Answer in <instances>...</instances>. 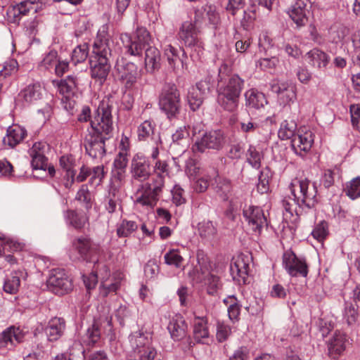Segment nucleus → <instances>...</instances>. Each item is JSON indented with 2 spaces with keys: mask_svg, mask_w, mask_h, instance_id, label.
Segmentation results:
<instances>
[{
  "mask_svg": "<svg viewBox=\"0 0 360 360\" xmlns=\"http://www.w3.org/2000/svg\"><path fill=\"white\" fill-rule=\"evenodd\" d=\"M165 54L167 56L169 66L171 68L174 70L176 68V61L180 60L177 54V50L171 44H168L165 48ZM181 60H182L181 59ZM181 63H183V61H181Z\"/></svg>",
  "mask_w": 360,
  "mask_h": 360,
  "instance_id": "56",
  "label": "nucleus"
},
{
  "mask_svg": "<svg viewBox=\"0 0 360 360\" xmlns=\"http://www.w3.org/2000/svg\"><path fill=\"white\" fill-rule=\"evenodd\" d=\"M130 173L133 180L141 183L148 180L151 174L148 160L144 156L135 155L131 162Z\"/></svg>",
  "mask_w": 360,
  "mask_h": 360,
  "instance_id": "18",
  "label": "nucleus"
},
{
  "mask_svg": "<svg viewBox=\"0 0 360 360\" xmlns=\"http://www.w3.org/2000/svg\"><path fill=\"white\" fill-rule=\"evenodd\" d=\"M128 164V154L126 150H122L116 155L114 162L113 167L118 169H126Z\"/></svg>",
  "mask_w": 360,
  "mask_h": 360,
  "instance_id": "58",
  "label": "nucleus"
},
{
  "mask_svg": "<svg viewBox=\"0 0 360 360\" xmlns=\"http://www.w3.org/2000/svg\"><path fill=\"white\" fill-rule=\"evenodd\" d=\"M112 131V106L102 101L84 140L86 153L94 159H101L105 154V141L110 139Z\"/></svg>",
  "mask_w": 360,
  "mask_h": 360,
  "instance_id": "1",
  "label": "nucleus"
},
{
  "mask_svg": "<svg viewBox=\"0 0 360 360\" xmlns=\"http://www.w3.org/2000/svg\"><path fill=\"white\" fill-rule=\"evenodd\" d=\"M245 104L250 108L259 109L264 108L267 101L264 94L255 89H250L245 94Z\"/></svg>",
  "mask_w": 360,
  "mask_h": 360,
  "instance_id": "32",
  "label": "nucleus"
},
{
  "mask_svg": "<svg viewBox=\"0 0 360 360\" xmlns=\"http://www.w3.org/2000/svg\"><path fill=\"white\" fill-rule=\"evenodd\" d=\"M58 91L66 98L74 96L78 90V79L74 75H68L58 83Z\"/></svg>",
  "mask_w": 360,
  "mask_h": 360,
  "instance_id": "30",
  "label": "nucleus"
},
{
  "mask_svg": "<svg viewBox=\"0 0 360 360\" xmlns=\"http://www.w3.org/2000/svg\"><path fill=\"white\" fill-rule=\"evenodd\" d=\"M198 231L199 236L206 240H213L217 234V229L211 221H202L198 224Z\"/></svg>",
  "mask_w": 360,
  "mask_h": 360,
  "instance_id": "37",
  "label": "nucleus"
},
{
  "mask_svg": "<svg viewBox=\"0 0 360 360\" xmlns=\"http://www.w3.org/2000/svg\"><path fill=\"white\" fill-rule=\"evenodd\" d=\"M116 70L119 79L127 89H132L141 77V70L134 63L127 62L124 65L117 64Z\"/></svg>",
  "mask_w": 360,
  "mask_h": 360,
  "instance_id": "16",
  "label": "nucleus"
},
{
  "mask_svg": "<svg viewBox=\"0 0 360 360\" xmlns=\"http://www.w3.org/2000/svg\"><path fill=\"white\" fill-rule=\"evenodd\" d=\"M26 136V130L19 125H13L7 129L6 136L4 138V144L13 148L20 143Z\"/></svg>",
  "mask_w": 360,
  "mask_h": 360,
  "instance_id": "31",
  "label": "nucleus"
},
{
  "mask_svg": "<svg viewBox=\"0 0 360 360\" xmlns=\"http://www.w3.org/2000/svg\"><path fill=\"white\" fill-rule=\"evenodd\" d=\"M233 260L230 266V271L233 279L239 283H243L245 284L249 271V257L240 255L233 258Z\"/></svg>",
  "mask_w": 360,
  "mask_h": 360,
  "instance_id": "20",
  "label": "nucleus"
},
{
  "mask_svg": "<svg viewBox=\"0 0 360 360\" xmlns=\"http://www.w3.org/2000/svg\"><path fill=\"white\" fill-rule=\"evenodd\" d=\"M226 143L224 133L219 130H211L205 132L200 137H198L192 146L194 153H202L206 150H220Z\"/></svg>",
  "mask_w": 360,
  "mask_h": 360,
  "instance_id": "10",
  "label": "nucleus"
},
{
  "mask_svg": "<svg viewBox=\"0 0 360 360\" xmlns=\"http://www.w3.org/2000/svg\"><path fill=\"white\" fill-rule=\"evenodd\" d=\"M349 110L352 126L354 128L360 131V105H351Z\"/></svg>",
  "mask_w": 360,
  "mask_h": 360,
  "instance_id": "60",
  "label": "nucleus"
},
{
  "mask_svg": "<svg viewBox=\"0 0 360 360\" xmlns=\"http://www.w3.org/2000/svg\"><path fill=\"white\" fill-rule=\"evenodd\" d=\"M72 250L78 254V259L86 262L96 263L98 261L100 245L94 243L91 238L81 236L75 238L72 242Z\"/></svg>",
  "mask_w": 360,
  "mask_h": 360,
  "instance_id": "11",
  "label": "nucleus"
},
{
  "mask_svg": "<svg viewBox=\"0 0 360 360\" xmlns=\"http://www.w3.org/2000/svg\"><path fill=\"white\" fill-rule=\"evenodd\" d=\"M244 83L238 75H233L224 85L219 87L217 101L224 110L233 112L238 109Z\"/></svg>",
  "mask_w": 360,
  "mask_h": 360,
  "instance_id": "6",
  "label": "nucleus"
},
{
  "mask_svg": "<svg viewBox=\"0 0 360 360\" xmlns=\"http://www.w3.org/2000/svg\"><path fill=\"white\" fill-rule=\"evenodd\" d=\"M270 88L272 92L278 95L281 105H285L296 99V88L292 82L273 80L270 82Z\"/></svg>",
  "mask_w": 360,
  "mask_h": 360,
  "instance_id": "15",
  "label": "nucleus"
},
{
  "mask_svg": "<svg viewBox=\"0 0 360 360\" xmlns=\"http://www.w3.org/2000/svg\"><path fill=\"white\" fill-rule=\"evenodd\" d=\"M197 264L188 271V275L197 283L205 281L207 292L214 295L221 288L219 277L210 273L211 265L209 257L202 251L198 250L196 254Z\"/></svg>",
  "mask_w": 360,
  "mask_h": 360,
  "instance_id": "5",
  "label": "nucleus"
},
{
  "mask_svg": "<svg viewBox=\"0 0 360 360\" xmlns=\"http://www.w3.org/2000/svg\"><path fill=\"white\" fill-rule=\"evenodd\" d=\"M273 46L272 39L267 32H262L259 37L258 47L260 52L266 51Z\"/></svg>",
  "mask_w": 360,
  "mask_h": 360,
  "instance_id": "63",
  "label": "nucleus"
},
{
  "mask_svg": "<svg viewBox=\"0 0 360 360\" xmlns=\"http://www.w3.org/2000/svg\"><path fill=\"white\" fill-rule=\"evenodd\" d=\"M155 124L153 120H145L138 127L137 135L139 141H146L153 134Z\"/></svg>",
  "mask_w": 360,
  "mask_h": 360,
  "instance_id": "43",
  "label": "nucleus"
},
{
  "mask_svg": "<svg viewBox=\"0 0 360 360\" xmlns=\"http://www.w3.org/2000/svg\"><path fill=\"white\" fill-rule=\"evenodd\" d=\"M193 338L197 343L206 344L210 338L208 320L206 316H195L193 321Z\"/></svg>",
  "mask_w": 360,
  "mask_h": 360,
  "instance_id": "22",
  "label": "nucleus"
},
{
  "mask_svg": "<svg viewBox=\"0 0 360 360\" xmlns=\"http://www.w3.org/2000/svg\"><path fill=\"white\" fill-rule=\"evenodd\" d=\"M328 234V223L325 221H321L319 223L311 232V235L318 241H323Z\"/></svg>",
  "mask_w": 360,
  "mask_h": 360,
  "instance_id": "53",
  "label": "nucleus"
},
{
  "mask_svg": "<svg viewBox=\"0 0 360 360\" xmlns=\"http://www.w3.org/2000/svg\"><path fill=\"white\" fill-rule=\"evenodd\" d=\"M159 106L167 118L176 117L181 110L180 94L173 84H166L160 95Z\"/></svg>",
  "mask_w": 360,
  "mask_h": 360,
  "instance_id": "8",
  "label": "nucleus"
},
{
  "mask_svg": "<svg viewBox=\"0 0 360 360\" xmlns=\"http://www.w3.org/2000/svg\"><path fill=\"white\" fill-rule=\"evenodd\" d=\"M206 12L205 14L208 18L210 24L217 27L220 22V17L218 12L216 11V8L212 5H205Z\"/></svg>",
  "mask_w": 360,
  "mask_h": 360,
  "instance_id": "61",
  "label": "nucleus"
},
{
  "mask_svg": "<svg viewBox=\"0 0 360 360\" xmlns=\"http://www.w3.org/2000/svg\"><path fill=\"white\" fill-rule=\"evenodd\" d=\"M346 342L347 338L345 333L340 331L335 332L333 338L328 341L329 355L332 358L336 359L345 351Z\"/></svg>",
  "mask_w": 360,
  "mask_h": 360,
  "instance_id": "28",
  "label": "nucleus"
},
{
  "mask_svg": "<svg viewBox=\"0 0 360 360\" xmlns=\"http://www.w3.org/2000/svg\"><path fill=\"white\" fill-rule=\"evenodd\" d=\"M20 284V277L16 273L8 278L4 284V290L9 294H15L18 292Z\"/></svg>",
  "mask_w": 360,
  "mask_h": 360,
  "instance_id": "51",
  "label": "nucleus"
},
{
  "mask_svg": "<svg viewBox=\"0 0 360 360\" xmlns=\"http://www.w3.org/2000/svg\"><path fill=\"white\" fill-rule=\"evenodd\" d=\"M121 278H115L113 281L108 283L107 281L102 282L99 288V294L101 297H105L110 292H115L120 287Z\"/></svg>",
  "mask_w": 360,
  "mask_h": 360,
  "instance_id": "48",
  "label": "nucleus"
},
{
  "mask_svg": "<svg viewBox=\"0 0 360 360\" xmlns=\"http://www.w3.org/2000/svg\"><path fill=\"white\" fill-rule=\"evenodd\" d=\"M47 286L53 293L63 295L73 289L72 279L62 269H54L50 271Z\"/></svg>",
  "mask_w": 360,
  "mask_h": 360,
  "instance_id": "12",
  "label": "nucleus"
},
{
  "mask_svg": "<svg viewBox=\"0 0 360 360\" xmlns=\"http://www.w3.org/2000/svg\"><path fill=\"white\" fill-rule=\"evenodd\" d=\"M346 195L352 200H355L360 197V177L357 176L352 179L347 184L345 188Z\"/></svg>",
  "mask_w": 360,
  "mask_h": 360,
  "instance_id": "47",
  "label": "nucleus"
},
{
  "mask_svg": "<svg viewBox=\"0 0 360 360\" xmlns=\"http://www.w3.org/2000/svg\"><path fill=\"white\" fill-rule=\"evenodd\" d=\"M105 210L108 213L112 214L117 210H122V200L120 194L116 188H112L105 199Z\"/></svg>",
  "mask_w": 360,
  "mask_h": 360,
  "instance_id": "34",
  "label": "nucleus"
},
{
  "mask_svg": "<svg viewBox=\"0 0 360 360\" xmlns=\"http://www.w3.org/2000/svg\"><path fill=\"white\" fill-rule=\"evenodd\" d=\"M231 330L229 326L223 323H218L217 328V339L219 342L225 341L230 335Z\"/></svg>",
  "mask_w": 360,
  "mask_h": 360,
  "instance_id": "62",
  "label": "nucleus"
},
{
  "mask_svg": "<svg viewBox=\"0 0 360 360\" xmlns=\"http://www.w3.org/2000/svg\"><path fill=\"white\" fill-rule=\"evenodd\" d=\"M136 354L139 360H154L157 356V351L150 345L138 350Z\"/></svg>",
  "mask_w": 360,
  "mask_h": 360,
  "instance_id": "57",
  "label": "nucleus"
},
{
  "mask_svg": "<svg viewBox=\"0 0 360 360\" xmlns=\"http://www.w3.org/2000/svg\"><path fill=\"white\" fill-rule=\"evenodd\" d=\"M121 278H115L113 281L108 283L107 281L102 282L99 288V294L101 297H105L110 292H115L120 287Z\"/></svg>",
  "mask_w": 360,
  "mask_h": 360,
  "instance_id": "49",
  "label": "nucleus"
},
{
  "mask_svg": "<svg viewBox=\"0 0 360 360\" xmlns=\"http://www.w3.org/2000/svg\"><path fill=\"white\" fill-rule=\"evenodd\" d=\"M75 200L79 202L86 210L91 207V193L87 185L83 184L81 186L76 194Z\"/></svg>",
  "mask_w": 360,
  "mask_h": 360,
  "instance_id": "44",
  "label": "nucleus"
},
{
  "mask_svg": "<svg viewBox=\"0 0 360 360\" xmlns=\"http://www.w3.org/2000/svg\"><path fill=\"white\" fill-rule=\"evenodd\" d=\"M306 56L309 60V63L313 66L316 65L319 69L326 68L330 61L329 56L319 49H313Z\"/></svg>",
  "mask_w": 360,
  "mask_h": 360,
  "instance_id": "33",
  "label": "nucleus"
},
{
  "mask_svg": "<svg viewBox=\"0 0 360 360\" xmlns=\"http://www.w3.org/2000/svg\"><path fill=\"white\" fill-rule=\"evenodd\" d=\"M129 338L130 345L135 353H136L138 350H141V348L150 345L149 340L141 331L133 333L130 335Z\"/></svg>",
  "mask_w": 360,
  "mask_h": 360,
  "instance_id": "41",
  "label": "nucleus"
},
{
  "mask_svg": "<svg viewBox=\"0 0 360 360\" xmlns=\"http://www.w3.org/2000/svg\"><path fill=\"white\" fill-rule=\"evenodd\" d=\"M155 177L153 183L142 184L139 191L141 195L136 198V203L148 208H153L160 199L165 186V178L169 174V165L166 161L158 160L154 165Z\"/></svg>",
  "mask_w": 360,
  "mask_h": 360,
  "instance_id": "4",
  "label": "nucleus"
},
{
  "mask_svg": "<svg viewBox=\"0 0 360 360\" xmlns=\"http://www.w3.org/2000/svg\"><path fill=\"white\" fill-rule=\"evenodd\" d=\"M25 334L19 328L11 326L0 334V347L11 349L15 344L22 342Z\"/></svg>",
  "mask_w": 360,
  "mask_h": 360,
  "instance_id": "23",
  "label": "nucleus"
},
{
  "mask_svg": "<svg viewBox=\"0 0 360 360\" xmlns=\"http://www.w3.org/2000/svg\"><path fill=\"white\" fill-rule=\"evenodd\" d=\"M112 44L113 41L108 34V25H102L94 41L92 52L89 57L91 77L100 84L106 81L111 70L110 58L112 56Z\"/></svg>",
  "mask_w": 360,
  "mask_h": 360,
  "instance_id": "2",
  "label": "nucleus"
},
{
  "mask_svg": "<svg viewBox=\"0 0 360 360\" xmlns=\"http://www.w3.org/2000/svg\"><path fill=\"white\" fill-rule=\"evenodd\" d=\"M172 200L176 205H181L186 202V198L184 196V191L178 185H175L172 190Z\"/></svg>",
  "mask_w": 360,
  "mask_h": 360,
  "instance_id": "64",
  "label": "nucleus"
},
{
  "mask_svg": "<svg viewBox=\"0 0 360 360\" xmlns=\"http://www.w3.org/2000/svg\"><path fill=\"white\" fill-rule=\"evenodd\" d=\"M306 6L307 4L302 0H297L292 6L290 17L297 27L305 25L308 21Z\"/></svg>",
  "mask_w": 360,
  "mask_h": 360,
  "instance_id": "29",
  "label": "nucleus"
},
{
  "mask_svg": "<svg viewBox=\"0 0 360 360\" xmlns=\"http://www.w3.org/2000/svg\"><path fill=\"white\" fill-rule=\"evenodd\" d=\"M283 264L291 276L306 277L308 266L304 257H298L293 252H286L283 256Z\"/></svg>",
  "mask_w": 360,
  "mask_h": 360,
  "instance_id": "14",
  "label": "nucleus"
},
{
  "mask_svg": "<svg viewBox=\"0 0 360 360\" xmlns=\"http://www.w3.org/2000/svg\"><path fill=\"white\" fill-rule=\"evenodd\" d=\"M59 164L61 168L66 172V176H75L74 170V158L72 155H63L59 160Z\"/></svg>",
  "mask_w": 360,
  "mask_h": 360,
  "instance_id": "55",
  "label": "nucleus"
},
{
  "mask_svg": "<svg viewBox=\"0 0 360 360\" xmlns=\"http://www.w3.org/2000/svg\"><path fill=\"white\" fill-rule=\"evenodd\" d=\"M290 190L300 209L314 208L318 202L317 188L307 179H295L290 184Z\"/></svg>",
  "mask_w": 360,
  "mask_h": 360,
  "instance_id": "7",
  "label": "nucleus"
},
{
  "mask_svg": "<svg viewBox=\"0 0 360 360\" xmlns=\"http://www.w3.org/2000/svg\"><path fill=\"white\" fill-rule=\"evenodd\" d=\"M226 304H229L228 314L229 317L232 321H237L240 312V307L237 303V299L234 295L229 296L224 300Z\"/></svg>",
  "mask_w": 360,
  "mask_h": 360,
  "instance_id": "46",
  "label": "nucleus"
},
{
  "mask_svg": "<svg viewBox=\"0 0 360 360\" xmlns=\"http://www.w3.org/2000/svg\"><path fill=\"white\" fill-rule=\"evenodd\" d=\"M191 127H183L178 129L175 133L172 134V141L174 143L181 145L184 143H186L187 139L190 136L189 129Z\"/></svg>",
  "mask_w": 360,
  "mask_h": 360,
  "instance_id": "54",
  "label": "nucleus"
},
{
  "mask_svg": "<svg viewBox=\"0 0 360 360\" xmlns=\"http://www.w3.org/2000/svg\"><path fill=\"white\" fill-rule=\"evenodd\" d=\"M343 318L348 325L355 324L359 318L360 314L359 311V306L356 303L350 302H345Z\"/></svg>",
  "mask_w": 360,
  "mask_h": 360,
  "instance_id": "36",
  "label": "nucleus"
},
{
  "mask_svg": "<svg viewBox=\"0 0 360 360\" xmlns=\"http://www.w3.org/2000/svg\"><path fill=\"white\" fill-rule=\"evenodd\" d=\"M188 173L193 182V188L198 193L205 192L209 185L211 177L202 169L196 165L188 167Z\"/></svg>",
  "mask_w": 360,
  "mask_h": 360,
  "instance_id": "21",
  "label": "nucleus"
},
{
  "mask_svg": "<svg viewBox=\"0 0 360 360\" xmlns=\"http://www.w3.org/2000/svg\"><path fill=\"white\" fill-rule=\"evenodd\" d=\"M297 124L293 120H284L278 132V137L282 140L292 139L295 135Z\"/></svg>",
  "mask_w": 360,
  "mask_h": 360,
  "instance_id": "40",
  "label": "nucleus"
},
{
  "mask_svg": "<svg viewBox=\"0 0 360 360\" xmlns=\"http://www.w3.org/2000/svg\"><path fill=\"white\" fill-rule=\"evenodd\" d=\"M138 229L137 224L134 221L122 220L117 228V235L119 237H128Z\"/></svg>",
  "mask_w": 360,
  "mask_h": 360,
  "instance_id": "45",
  "label": "nucleus"
},
{
  "mask_svg": "<svg viewBox=\"0 0 360 360\" xmlns=\"http://www.w3.org/2000/svg\"><path fill=\"white\" fill-rule=\"evenodd\" d=\"M205 96L191 88L188 94V103L193 111L198 110L202 104L203 100Z\"/></svg>",
  "mask_w": 360,
  "mask_h": 360,
  "instance_id": "50",
  "label": "nucleus"
},
{
  "mask_svg": "<svg viewBox=\"0 0 360 360\" xmlns=\"http://www.w3.org/2000/svg\"><path fill=\"white\" fill-rule=\"evenodd\" d=\"M89 55L88 44L84 43L76 46L72 53L71 61L76 65L78 63H83L86 60Z\"/></svg>",
  "mask_w": 360,
  "mask_h": 360,
  "instance_id": "42",
  "label": "nucleus"
},
{
  "mask_svg": "<svg viewBox=\"0 0 360 360\" xmlns=\"http://www.w3.org/2000/svg\"><path fill=\"white\" fill-rule=\"evenodd\" d=\"M66 223L75 229L81 230L88 221L85 214L78 213L75 210H69L65 214Z\"/></svg>",
  "mask_w": 360,
  "mask_h": 360,
  "instance_id": "35",
  "label": "nucleus"
},
{
  "mask_svg": "<svg viewBox=\"0 0 360 360\" xmlns=\"http://www.w3.org/2000/svg\"><path fill=\"white\" fill-rule=\"evenodd\" d=\"M314 134L310 130L300 129L291 140V147L295 154L303 157L314 143Z\"/></svg>",
  "mask_w": 360,
  "mask_h": 360,
  "instance_id": "17",
  "label": "nucleus"
},
{
  "mask_svg": "<svg viewBox=\"0 0 360 360\" xmlns=\"http://www.w3.org/2000/svg\"><path fill=\"white\" fill-rule=\"evenodd\" d=\"M243 214L249 227L255 233L260 234L262 229L268 226L267 217L260 207L249 205L243 209Z\"/></svg>",
  "mask_w": 360,
  "mask_h": 360,
  "instance_id": "13",
  "label": "nucleus"
},
{
  "mask_svg": "<svg viewBox=\"0 0 360 360\" xmlns=\"http://www.w3.org/2000/svg\"><path fill=\"white\" fill-rule=\"evenodd\" d=\"M198 27L191 21L184 22L178 33L184 45L191 49L193 53H191V57L194 59L200 58L204 50L203 42L198 37Z\"/></svg>",
  "mask_w": 360,
  "mask_h": 360,
  "instance_id": "9",
  "label": "nucleus"
},
{
  "mask_svg": "<svg viewBox=\"0 0 360 360\" xmlns=\"http://www.w3.org/2000/svg\"><path fill=\"white\" fill-rule=\"evenodd\" d=\"M120 39L126 53L130 56H140L145 49V66L148 72H153L160 68V52L156 47L150 45L151 37L146 28H137L134 37L127 33L122 34Z\"/></svg>",
  "mask_w": 360,
  "mask_h": 360,
  "instance_id": "3",
  "label": "nucleus"
},
{
  "mask_svg": "<svg viewBox=\"0 0 360 360\" xmlns=\"http://www.w3.org/2000/svg\"><path fill=\"white\" fill-rule=\"evenodd\" d=\"M49 150V145L45 142H36L29 150L32 158L31 164L34 169L46 170L48 158L46 154Z\"/></svg>",
  "mask_w": 360,
  "mask_h": 360,
  "instance_id": "19",
  "label": "nucleus"
},
{
  "mask_svg": "<svg viewBox=\"0 0 360 360\" xmlns=\"http://www.w3.org/2000/svg\"><path fill=\"white\" fill-rule=\"evenodd\" d=\"M101 339V331L98 323L94 321L92 325L89 326L82 337L83 342L88 346H94Z\"/></svg>",
  "mask_w": 360,
  "mask_h": 360,
  "instance_id": "38",
  "label": "nucleus"
},
{
  "mask_svg": "<svg viewBox=\"0 0 360 360\" xmlns=\"http://www.w3.org/2000/svg\"><path fill=\"white\" fill-rule=\"evenodd\" d=\"M42 96L43 89L39 83L27 85L18 94L19 100L27 105L35 103Z\"/></svg>",
  "mask_w": 360,
  "mask_h": 360,
  "instance_id": "25",
  "label": "nucleus"
},
{
  "mask_svg": "<svg viewBox=\"0 0 360 360\" xmlns=\"http://www.w3.org/2000/svg\"><path fill=\"white\" fill-rule=\"evenodd\" d=\"M244 153V144L238 142L231 145L228 151V157L233 160L240 159Z\"/></svg>",
  "mask_w": 360,
  "mask_h": 360,
  "instance_id": "59",
  "label": "nucleus"
},
{
  "mask_svg": "<svg viewBox=\"0 0 360 360\" xmlns=\"http://www.w3.org/2000/svg\"><path fill=\"white\" fill-rule=\"evenodd\" d=\"M167 329L172 338L175 341H178L186 336L187 324L183 316L176 314L169 321Z\"/></svg>",
  "mask_w": 360,
  "mask_h": 360,
  "instance_id": "27",
  "label": "nucleus"
},
{
  "mask_svg": "<svg viewBox=\"0 0 360 360\" xmlns=\"http://www.w3.org/2000/svg\"><path fill=\"white\" fill-rule=\"evenodd\" d=\"M263 156L262 152L253 145H250L245 153L246 162L256 169L260 168Z\"/></svg>",
  "mask_w": 360,
  "mask_h": 360,
  "instance_id": "39",
  "label": "nucleus"
},
{
  "mask_svg": "<svg viewBox=\"0 0 360 360\" xmlns=\"http://www.w3.org/2000/svg\"><path fill=\"white\" fill-rule=\"evenodd\" d=\"M30 11H37L34 2L29 0L22 1L8 8L7 11L8 20L13 23H18L21 18L26 15Z\"/></svg>",
  "mask_w": 360,
  "mask_h": 360,
  "instance_id": "24",
  "label": "nucleus"
},
{
  "mask_svg": "<svg viewBox=\"0 0 360 360\" xmlns=\"http://www.w3.org/2000/svg\"><path fill=\"white\" fill-rule=\"evenodd\" d=\"M165 262L168 265H173L176 268L181 266L184 259L176 250H171L164 256Z\"/></svg>",
  "mask_w": 360,
  "mask_h": 360,
  "instance_id": "52",
  "label": "nucleus"
},
{
  "mask_svg": "<svg viewBox=\"0 0 360 360\" xmlns=\"http://www.w3.org/2000/svg\"><path fill=\"white\" fill-rule=\"evenodd\" d=\"M65 321L63 318H52L45 328V333L50 342L59 340L65 330Z\"/></svg>",
  "mask_w": 360,
  "mask_h": 360,
  "instance_id": "26",
  "label": "nucleus"
}]
</instances>
